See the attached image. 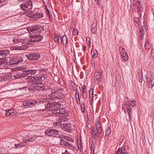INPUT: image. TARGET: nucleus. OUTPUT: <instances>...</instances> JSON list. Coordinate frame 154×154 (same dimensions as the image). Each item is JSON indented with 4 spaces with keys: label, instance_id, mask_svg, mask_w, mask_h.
<instances>
[{
    "label": "nucleus",
    "instance_id": "nucleus-40",
    "mask_svg": "<svg viewBox=\"0 0 154 154\" xmlns=\"http://www.w3.org/2000/svg\"><path fill=\"white\" fill-rule=\"evenodd\" d=\"M111 132V130H110V128L109 127L106 130V136L105 137H106V136H108L109 134H110Z\"/></svg>",
    "mask_w": 154,
    "mask_h": 154
},
{
    "label": "nucleus",
    "instance_id": "nucleus-34",
    "mask_svg": "<svg viewBox=\"0 0 154 154\" xmlns=\"http://www.w3.org/2000/svg\"><path fill=\"white\" fill-rule=\"evenodd\" d=\"M66 119H64L63 117H60L59 118L58 121L60 123L61 125V123H63L64 122H66Z\"/></svg>",
    "mask_w": 154,
    "mask_h": 154
},
{
    "label": "nucleus",
    "instance_id": "nucleus-26",
    "mask_svg": "<svg viewBox=\"0 0 154 154\" xmlns=\"http://www.w3.org/2000/svg\"><path fill=\"white\" fill-rule=\"evenodd\" d=\"M45 88L44 86H34L33 88V89L36 90H43Z\"/></svg>",
    "mask_w": 154,
    "mask_h": 154
},
{
    "label": "nucleus",
    "instance_id": "nucleus-58",
    "mask_svg": "<svg viewBox=\"0 0 154 154\" xmlns=\"http://www.w3.org/2000/svg\"><path fill=\"white\" fill-rule=\"evenodd\" d=\"M96 3H97V4L98 5H100V0H97V1H95Z\"/></svg>",
    "mask_w": 154,
    "mask_h": 154
},
{
    "label": "nucleus",
    "instance_id": "nucleus-32",
    "mask_svg": "<svg viewBox=\"0 0 154 154\" xmlns=\"http://www.w3.org/2000/svg\"><path fill=\"white\" fill-rule=\"evenodd\" d=\"M6 54L4 51H0V60L3 59L5 56Z\"/></svg>",
    "mask_w": 154,
    "mask_h": 154
},
{
    "label": "nucleus",
    "instance_id": "nucleus-13",
    "mask_svg": "<svg viewBox=\"0 0 154 154\" xmlns=\"http://www.w3.org/2000/svg\"><path fill=\"white\" fill-rule=\"evenodd\" d=\"M49 98H52L61 99L62 98L61 94L60 93L57 92H54L48 95Z\"/></svg>",
    "mask_w": 154,
    "mask_h": 154
},
{
    "label": "nucleus",
    "instance_id": "nucleus-1",
    "mask_svg": "<svg viewBox=\"0 0 154 154\" xmlns=\"http://www.w3.org/2000/svg\"><path fill=\"white\" fill-rule=\"evenodd\" d=\"M43 38V36L42 35H35L30 36L28 39V43L23 42L21 41L20 44L17 47L10 46V50H27L29 48L28 45L31 44L32 43L38 42L41 41Z\"/></svg>",
    "mask_w": 154,
    "mask_h": 154
},
{
    "label": "nucleus",
    "instance_id": "nucleus-59",
    "mask_svg": "<svg viewBox=\"0 0 154 154\" xmlns=\"http://www.w3.org/2000/svg\"><path fill=\"white\" fill-rule=\"evenodd\" d=\"M135 21L137 23H138L139 22V20L138 18H136L135 20Z\"/></svg>",
    "mask_w": 154,
    "mask_h": 154
},
{
    "label": "nucleus",
    "instance_id": "nucleus-46",
    "mask_svg": "<svg viewBox=\"0 0 154 154\" xmlns=\"http://www.w3.org/2000/svg\"><path fill=\"white\" fill-rule=\"evenodd\" d=\"M32 137H30L28 135L26 137V140L28 141H33L34 140V139L32 140Z\"/></svg>",
    "mask_w": 154,
    "mask_h": 154
},
{
    "label": "nucleus",
    "instance_id": "nucleus-33",
    "mask_svg": "<svg viewBox=\"0 0 154 154\" xmlns=\"http://www.w3.org/2000/svg\"><path fill=\"white\" fill-rule=\"evenodd\" d=\"M12 142L11 143V145H12V147L15 148V149H16L17 148L20 147L22 146L21 143H13V145H12Z\"/></svg>",
    "mask_w": 154,
    "mask_h": 154
},
{
    "label": "nucleus",
    "instance_id": "nucleus-15",
    "mask_svg": "<svg viewBox=\"0 0 154 154\" xmlns=\"http://www.w3.org/2000/svg\"><path fill=\"white\" fill-rule=\"evenodd\" d=\"M69 84L70 85V88L72 91H76L77 89V87L75 83L72 81L69 82Z\"/></svg>",
    "mask_w": 154,
    "mask_h": 154
},
{
    "label": "nucleus",
    "instance_id": "nucleus-23",
    "mask_svg": "<svg viewBox=\"0 0 154 154\" xmlns=\"http://www.w3.org/2000/svg\"><path fill=\"white\" fill-rule=\"evenodd\" d=\"M23 77H26V78H25V79H27V78H28V77H31V76H29L30 75L29 73V70L24 71L23 72Z\"/></svg>",
    "mask_w": 154,
    "mask_h": 154
},
{
    "label": "nucleus",
    "instance_id": "nucleus-45",
    "mask_svg": "<svg viewBox=\"0 0 154 154\" xmlns=\"http://www.w3.org/2000/svg\"><path fill=\"white\" fill-rule=\"evenodd\" d=\"M127 112L130 119L131 118V115L132 113V109L131 108H129V109H128L126 111V112Z\"/></svg>",
    "mask_w": 154,
    "mask_h": 154
},
{
    "label": "nucleus",
    "instance_id": "nucleus-38",
    "mask_svg": "<svg viewBox=\"0 0 154 154\" xmlns=\"http://www.w3.org/2000/svg\"><path fill=\"white\" fill-rule=\"evenodd\" d=\"M154 78L153 76L150 74L148 73L146 75V80L149 81L152 78Z\"/></svg>",
    "mask_w": 154,
    "mask_h": 154
},
{
    "label": "nucleus",
    "instance_id": "nucleus-7",
    "mask_svg": "<svg viewBox=\"0 0 154 154\" xmlns=\"http://www.w3.org/2000/svg\"><path fill=\"white\" fill-rule=\"evenodd\" d=\"M21 9L24 11H27L31 9L32 7V2L30 1H27L20 5Z\"/></svg>",
    "mask_w": 154,
    "mask_h": 154
},
{
    "label": "nucleus",
    "instance_id": "nucleus-3",
    "mask_svg": "<svg viewBox=\"0 0 154 154\" xmlns=\"http://www.w3.org/2000/svg\"><path fill=\"white\" fill-rule=\"evenodd\" d=\"M29 80V82L34 85L42 84V82L41 81L44 80V79H42V77L40 76H32L27 78Z\"/></svg>",
    "mask_w": 154,
    "mask_h": 154
},
{
    "label": "nucleus",
    "instance_id": "nucleus-43",
    "mask_svg": "<svg viewBox=\"0 0 154 154\" xmlns=\"http://www.w3.org/2000/svg\"><path fill=\"white\" fill-rule=\"evenodd\" d=\"M78 31L77 29H75V28L73 29L72 34L74 35H78Z\"/></svg>",
    "mask_w": 154,
    "mask_h": 154
},
{
    "label": "nucleus",
    "instance_id": "nucleus-18",
    "mask_svg": "<svg viewBox=\"0 0 154 154\" xmlns=\"http://www.w3.org/2000/svg\"><path fill=\"white\" fill-rule=\"evenodd\" d=\"M94 89L92 88H91L90 91L89 93V98L90 100V101L91 103H92L94 100Z\"/></svg>",
    "mask_w": 154,
    "mask_h": 154
},
{
    "label": "nucleus",
    "instance_id": "nucleus-12",
    "mask_svg": "<svg viewBox=\"0 0 154 154\" xmlns=\"http://www.w3.org/2000/svg\"><path fill=\"white\" fill-rule=\"evenodd\" d=\"M37 103V102L36 100H27L24 102V106L25 108L32 107L35 106Z\"/></svg>",
    "mask_w": 154,
    "mask_h": 154
},
{
    "label": "nucleus",
    "instance_id": "nucleus-57",
    "mask_svg": "<svg viewBox=\"0 0 154 154\" xmlns=\"http://www.w3.org/2000/svg\"><path fill=\"white\" fill-rule=\"evenodd\" d=\"M62 154H71L67 150H66L64 152H62Z\"/></svg>",
    "mask_w": 154,
    "mask_h": 154
},
{
    "label": "nucleus",
    "instance_id": "nucleus-48",
    "mask_svg": "<svg viewBox=\"0 0 154 154\" xmlns=\"http://www.w3.org/2000/svg\"><path fill=\"white\" fill-rule=\"evenodd\" d=\"M36 70H29V73H30V75H35L36 73Z\"/></svg>",
    "mask_w": 154,
    "mask_h": 154
},
{
    "label": "nucleus",
    "instance_id": "nucleus-4",
    "mask_svg": "<svg viewBox=\"0 0 154 154\" xmlns=\"http://www.w3.org/2000/svg\"><path fill=\"white\" fill-rule=\"evenodd\" d=\"M18 16L17 14H15L10 16V20H11V22L10 21L11 23L10 27L12 29H16L18 28Z\"/></svg>",
    "mask_w": 154,
    "mask_h": 154
},
{
    "label": "nucleus",
    "instance_id": "nucleus-63",
    "mask_svg": "<svg viewBox=\"0 0 154 154\" xmlns=\"http://www.w3.org/2000/svg\"><path fill=\"white\" fill-rule=\"evenodd\" d=\"M86 88V86L85 85H84L83 87H82V91H83V90H84V91H85V89Z\"/></svg>",
    "mask_w": 154,
    "mask_h": 154
},
{
    "label": "nucleus",
    "instance_id": "nucleus-29",
    "mask_svg": "<svg viewBox=\"0 0 154 154\" xmlns=\"http://www.w3.org/2000/svg\"><path fill=\"white\" fill-rule=\"evenodd\" d=\"M95 78L99 82L101 80V74L100 72H97L96 74V75L95 76Z\"/></svg>",
    "mask_w": 154,
    "mask_h": 154
},
{
    "label": "nucleus",
    "instance_id": "nucleus-9",
    "mask_svg": "<svg viewBox=\"0 0 154 154\" xmlns=\"http://www.w3.org/2000/svg\"><path fill=\"white\" fill-rule=\"evenodd\" d=\"M28 59L33 60H38L41 57L40 54L38 53H31L26 55Z\"/></svg>",
    "mask_w": 154,
    "mask_h": 154
},
{
    "label": "nucleus",
    "instance_id": "nucleus-52",
    "mask_svg": "<svg viewBox=\"0 0 154 154\" xmlns=\"http://www.w3.org/2000/svg\"><path fill=\"white\" fill-rule=\"evenodd\" d=\"M45 10L47 15H48L49 18H50V17H51V16L50 14V12L49 10L47 8H45Z\"/></svg>",
    "mask_w": 154,
    "mask_h": 154
},
{
    "label": "nucleus",
    "instance_id": "nucleus-5",
    "mask_svg": "<svg viewBox=\"0 0 154 154\" xmlns=\"http://www.w3.org/2000/svg\"><path fill=\"white\" fill-rule=\"evenodd\" d=\"M45 135L48 136H53L57 137H60L61 138H63V136H61L59 135V131L56 130L52 129H49L46 130L45 132Z\"/></svg>",
    "mask_w": 154,
    "mask_h": 154
},
{
    "label": "nucleus",
    "instance_id": "nucleus-31",
    "mask_svg": "<svg viewBox=\"0 0 154 154\" xmlns=\"http://www.w3.org/2000/svg\"><path fill=\"white\" fill-rule=\"evenodd\" d=\"M30 29L31 32H32L34 33H36V32L37 33H38V30L36 26H35L34 27H31L30 28Z\"/></svg>",
    "mask_w": 154,
    "mask_h": 154
},
{
    "label": "nucleus",
    "instance_id": "nucleus-11",
    "mask_svg": "<svg viewBox=\"0 0 154 154\" xmlns=\"http://www.w3.org/2000/svg\"><path fill=\"white\" fill-rule=\"evenodd\" d=\"M13 32H10V38L11 39H12V42H11V44L14 43H20L21 42L22 39L19 35H13Z\"/></svg>",
    "mask_w": 154,
    "mask_h": 154
},
{
    "label": "nucleus",
    "instance_id": "nucleus-41",
    "mask_svg": "<svg viewBox=\"0 0 154 154\" xmlns=\"http://www.w3.org/2000/svg\"><path fill=\"white\" fill-rule=\"evenodd\" d=\"M14 77L15 79H18L21 77H23V74H17L16 75H14Z\"/></svg>",
    "mask_w": 154,
    "mask_h": 154
},
{
    "label": "nucleus",
    "instance_id": "nucleus-56",
    "mask_svg": "<svg viewBox=\"0 0 154 154\" xmlns=\"http://www.w3.org/2000/svg\"><path fill=\"white\" fill-rule=\"evenodd\" d=\"M41 77H42V79H44V80L45 78H46L48 77V75L46 74H43L41 75Z\"/></svg>",
    "mask_w": 154,
    "mask_h": 154
},
{
    "label": "nucleus",
    "instance_id": "nucleus-35",
    "mask_svg": "<svg viewBox=\"0 0 154 154\" xmlns=\"http://www.w3.org/2000/svg\"><path fill=\"white\" fill-rule=\"evenodd\" d=\"M86 90L84 91V90H83V91H82V94L83 97V98L86 99L87 97L88 94L87 92H86Z\"/></svg>",
    "mask_w": 154,
    "mask_h": 154
},
{
    "label": "nucleus",
    "instance_id": "nucleus-19",
    "mask_svg": "<svg viewBox=\"0 0 154 154\" xmlns=\"http://www.w3.org/2000/svg\"><path fill=\"white\" fill-rule=\"evenodd\" d=\"M140 2L141 0H137L135 5L137 7L138 11L139 12H140L142 9V8L141 7V4Z\"/></svg>",
    "mask_w": 154,
    "mask_h": 154
},
{
    "label": "nucleus",
    "instance_id": "nucleus-10",
    "mask_svg": "<svg viewBox=\"0 0 154 154\" xmlns=\"http://www.w3.org/2000/svg\"><path fill=\"white\" fill-rule=\"evenodd\" d=\"M61 106V104L60 103L54 102H52L51 101H49L46 104H45V107L46 109L54 108H57L60 107Z\"/></svg>",
    "mask_w": 154,
    "mask_h": 154
},
{
    "label": "nucleus",
    "instance_id": "nucleus-55",
    "mask_svg": "<svg viewBox=\"0 0 154 154\" xmlns=\"http://www.w3.org/2000/svg\"><path fill=\"white\" fill-rule=\"evenodd\" d=\"M16 89H13L10 90V93H12V95H13L14 94L16 93Z\"/></svg>",
    "mask_w": 154,
    "mask_h": 154
},
{
    "label": "nucleus",
    "instance_id": "nucleus-39",
    "mask_svg": "<svg viewBox=\"0 0 154 154\" xmlns=\"http://www.w3.org/2000/svg\"><path fill=\"white\" fill-rule=\"evenodd\" d=\"M11 71H17L22 69V68L20 67H18L15 68H10Z\"/></svg>",
    "mask_w": 154,
    "mask_h": 154
},
{
    "label": "nucleus",
    "instance_id": "nucleus-53",
    "mask_svg": "<svg viewBox=\"0 0 154 154\" xmlns=\"http://www.w3.org/2000/svg\"><path fill=\"white\" fill-rule=\"evenodd\" d=\"M10 109L6 110H5V116H10Z\"/></svg>",
    "mask_w": 154,
    "mask_h": 154
},
{
    "label": "nucleus",
    "instance_id": "nucleus-42",
    "mask_svg": "<svg viewBox=\"0 0 154 154\" xmlns=\"http://www.w3.org/2000/svg\"><path fill=\"white\" fill-rule=\"evenodd\" d=\"M60 115L62 114H64L66 113V109H65L60 108Z\"/></svg>",
    "mask_w": 154,
    "mask_h": 154
},
{
    "label": "nucleus",
    "instance_id": "nucleus-24",
    "mask_svg": "<svg viewBox=\"0 0 154 154\" xmlns=\"http://www.w3.org/2000/svg\"><path fill=\"white\" fill-rule=\"evenodd\" d=\"M60 144L61 145H64L69 147L71 146V144H69L68 142L63 140H61Z\"/></svg>",
    "mask_w": 154,
    "mask_h": 154
},
{
    "label": "nucleus",
    "instance_id": "nucleus-30",
    "mask_svg": "<svg viewBox=\"0 0 154 154\" xmlns=\"http://www.w3.org/2000/svg\"><path fill=\"white\" fill-rule=\"evenodd\" d=\"M121 55L122 59L125 61H127L128 60V58L127 53H123L122 55Z\"/></svg>",
    "mask_w": 154,
    "mask_h": 154
},
{
    "label": "nucleus",
    "instance_id": "nucleus-47",
    "mask_svg": "<svg viewBox=\"0 0 154 154\" xmlns=\"http://www.w3.org/2000/svg\"><path fill=\"white\" fill-rule=\"evenodd\" d=\"M151 47V45L149 44V42H147L145 45V48L146 49H149Z\"/></svg>",
    "mask_w": 154,
    "mask_h": 154
},
{
    "label": "nucleus",
    "instance_id": "nucleus-64",
    "mask_svg": "<svg viewBox=\"0 0 154 154\" xmlns=\"http://www.w3.org/2000/svg\"><path fill=\"white\" fill-rule=\"evenodd\" d=\"M83 49L84 51H85L86 50V46L85 45H84L83 46Z\"/></svg>",
    "mask_w": 154,
    "mask_h": 154
},
{
    "label": "nucleus",
    "instance_id": "nucleus-28",
    "mask_svg": "<svg viewBox=\"0 0 154 154\" xmlns=\"http://www.w3.org/2000/svg\"><path fill=\"white\" fill-rule=\"evenodd\" d=\"M51 112L53 114H55L56 116H60V109L52 110Z\"/></svg>",
    "mask_w": 154,
    "mask_h": 154
},
{
    "label": "nucleus",
    "instance_id": "nucleus-25",
    "mask_svg": "<svg viewBox=\"0 0 154 154\" xmlns=\"http://www.w3.org/2000/svg\"><path fill=\"white\" fill-rule=\"evenodd\" d=\"M62 43L63 42V44L65 45H67V42L68 39L67 38L66 35H64L62 37Z\"/></svg>",
    "mask_w": 154,
    "mask_h": 154
},
{
    "label": "nucleus",
    "instance_id": "nucleus-14",
    "mask_svg": "<svg viewBox=\"0 0 154 154\" xmlns=\"http://www.w3.org/2000/svg\"><path fill=\"white\" fill-rule=\"evenodd\" d=\"M125 148L123 147H119L118 150L116 151V154H127V152H125Z\"/></svg>",
    "mask_w": 154,
    "mask_h": 154
},
{
    "label": "nucleus",
    "instance_id": "nucleus-50",
    "mask_svg": "<svg viewBox=\"0 0 154 154\" xmlns=\"http://www.w3.org/2000/svg\"><path fill=\"white\" fill-rule=\"evenodd\" d=\"M49 100L47 99H45L42 100L41 102H42V103H46V104L48 102H49Z\"/></svg>",
    "mask_w": 154,
    "mask_h": 154
},
{
    "label": "nucleus",
    "instance_id": "nucleus-37",
    "mask_svg": "<svg viewBox=\"0 0 154 154\" xmlns=\"http://www.w3.org/2000/svg\"><path fill=\"white\" fill-rule=\"evenodd\" d=\"M17 114V112L15 110L10 109V116L15 115Z\"/></svg>",
    "mask_w": 154,
    "mask_h": 154
},
{
    "label": "nucleus",
    "instance_id": "nucleus-62",
    "mask_svg": "<svg viewBox=\"0 0 154 154\" xmlns=\"http://www.w3.org/2000/svg\"><path fill=\"white\" fill-rule=\"evenodd\" d=\"M87 44L89 46V47L90 48L91 45V42H87Z\"/></svg>",
    "mask_w": 154,
    "mask_h": 154
},
{
    "label": "nucleus",
    "instance_id": "nucleus-21",
    "mask_svg": "<svg viewBox=\"0 0 154 154\" xmlns=\"http://www.w3.org/2000/svg\"><path fill=\"white\" fill-rule=\"evenodd\" d=\"M54 40L55 42H57L59 45H61L62 44V38L60 36H56Z\"/></svg>",
    "mask_w": 154,
    "mask_h": 154
},
{
    "label": "nucleus",
    "instance_id": "nucleus-27",
    "mask_svg": "<svg viewBox=\"0 0 154 154\" xmlns=\"http://www.w3.org/2000/svg\"><path fill=\"white\" fill-rule=\"evenodd\" d=\"M122 109H123L124 112H126V111L131 108L130 105L127 104L126 103H125L122 106Z\"/></svg>",
    "mask_w": 154,
    "mask_h": 154
},
{
    "label": "nucleus",
    "instance_id": "nucleus-8",
    "mask_svg": "<svg viewBox=\"0 0 154 154\" xmlns=\"http://www.w3.org/2000/svg\"><path fill=\"white\" fill-rule=\"evenodd\" d=\"M61 127L62 130L66 132L70 133L71 132V128L72 125L71 123L66 122L65 123H61Z\"/></svg>",
    "mask_w": 154,
    "mask_h": 154
},
{
    "label": "nucleus",
    "instance_id": "nucleus-16",
    "mask_svg": "<svg viewBox=\"0 0 154 154\" xmlns=\"http://www.w3.org/2000/svg\"><path fill=\"white\" fill-rule=\"evenodd\" d=\"M32 16L34 19L40 18L43 17V14L41 12L34 13Z\"/></svg>",
    "mask_w": 154,
    "mask_h": 154
},
{
    "label": "nucleus",
    "instance_id": "nucleus-44",
    "mask_svg": "<svg viewBox=\"0 0 154 154\" xmlns=\"http://www.w3.org/2000/svg\"><path fill=\"white\" fill-rule=\"evenodd\" d=\"M98 52L97 50H96L95 51H93V54L92 55V58H95L98 56Z\"/></svg>",
    "mask_w": 154,
    "mask_h": 154
},
{
    "label": "nucleus",
    "instance_id": "nucleus-60",
    "mask_svg": "<svg viewBox=\"0 0 154 154\" xmlns=\"http://www.w3.org/2000/svg\"><path fill=\"white\" fill-rule=\"evenodd\" d=\"M90 38L89 37H87L86 38L87 42H90Z\"/></svg>",
    "mask_w": 154,
    "mask_h": 154
},
{
    "label": "nucleus",
    "instance_id": "nucleus-61",
    "mask_svg": "<svg viewBox=\"0 0 154 154\" xmlns=\"http://www.w3.org/2000/svg\"><path fill=\"white\" fill-rule=\"evenodd\" d=\"M151 54H154V48H152V50L151 51Z\"/></svg>",
    "mask_w": 154,
    "mask_h": 154
},
{
    "label": "nucleus",
    "instance_id": "nucleus-54",
    "mask_svg": "<svg viewBox=\"0 0 154 154\" xmlns=\"http://www.w3.org/2000/svg\"><path fill=\"white\" fill-rule=\"evenodd\" d=\"M75 91V97H76V99H77V96H76V95H77L78 96V99L79 100V103H80V100L79 97V92L77 91V90H76V91Z\"/></svg>",
    "mask_w": 154,
    "mask_h": 154
},
{
    "label": "nucleus",
    "instance_id": "nucleus-22",
    "mask_svg": "<svg viewBox=\"0 0 154 154\" xmlns=\"http://www.w3.org/2000/svg\"><path fill=\"white\" fill-rule=\"evenodd\" d=\"M144 34V30L143 27H141L140 29L139 34L140 37V40H142L143 39V37Z\"/></svg>",
    "mask_w": 154,
    "mask_h": 154
},
{
    "label": "nucleus",
    "instance_id": "nucleus-36",
    "mask_svg": "<svg viewBox=\"0 0 154 154\" xmlns=\"http://www.w3.org/2000/svg\"><path fill=\"white\" fill-rule=\"evenodd\" d=\"M119 51L121 55H122L123 53L125 54L126 53L124 49L122 47H119Z\"/></svg>",
    "mask_w": 154,
    "mask_h": 154
},
{
    "label": "nucleus",
    "instance_id": "nucleus-2",
    "mask_svg": "<svg viewBox=\"0 0 154 154\" xmlns=\"http://www.w3.org/2000/svg\"><path fill=\"white\" fill-rule=\"evenodd\" d=\"M95 123L96 128L94 127L91 130V137L94 139H96L99 137V134L102 132V128L100 119H96Z\"/></svg>",
    "mask_w": 154,
    "mask_h": 154
},
{
    "label": "nucleus",
    "instance_id": "nucleus-51",
    "mask_svg": "<svg viewBox=\"0 0 154 154\" xmlns=\"http://www.w3.org/2000/svg\"><path fill=\"white\" fill-rule=\"evenodd\" d=\"M81 109L82 111L83 112H84L85 111V105H84V103L81 104Z\"/></svg>",
    "mask_w": 154,
    "mask_h": 154
},
{
    "label": "nucleus",
    "instance_id": "nucleus-20",
    "mask_svg": "<svg viewBox=\"0 0 154 154\" xmlns=\"http://www.w3.org/2000/svg\"><path fill=\"white\" fill-rule=\"evenodd\" d=\"M146 83L149 88H152L154 85V79L152 78L149 81L146 80Z\"/></svg>",
    "mask_w": 154,
    "mask_h": 154
},
{
    "label": "nucleus",
    "instance_id": "nucleus-6",
    "mask_svg": "<svg viewBox=\"0 0 154 154\" xmlns=\"http://www.w3.org/2000/svg\"><path fill=\"white\" fill-rule=\"evenodd\" d=\"M23 60V58L20 56L15 55L10 57V65L17 64L22 62Z\"/></svg>",
    "mask_w": 154,
    "mask_h": 154
},
{
    "label": "nucleus",
    "instance_id": "nucleus-17",
    "mask_svg": "<svg viewBox=\"0 0 154 154\" xmlns=\"http://www.w3.org/2000/svg\"><path fill=\"white\" fill-rule=\"evenodd\" d=\"M97 25L96 23H94L92 24L91 26V31L94 34H95L96 33L97 30Z\"/></svg>",
    "mask_w": 154,
    "mask_h": 154
},
{
    "label": "nucleus",
    "instance_id": "nucleus-49",
    "mask_svg": "<svg viewBox=\"0 0 154 154\" xmlns=\"http://www.w3.org/2000/svg\"><path fill=\"white\" fill-rule=\"evenodd\" d=\"M136 102L134 100H132L131 101V106L132 107H135L136 106V105L135 104Z\"/></svg>",
    "mask_w": 154,
    "mask_h": 154
}]
</instances>
